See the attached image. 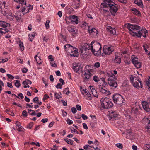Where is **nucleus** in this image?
Segmentation results:
<instances>
[{
  "mask_svg": "<svg viewBox=\"0 0 150 150\" xmlns=\"http://www.w3.org/2000/svg\"><path fill=\"white\" fill-rule=\"evenodd\" d=\"M127 28L129 30V33L133 36H137L139 38L143 36L144 38L146 37L148 32L146 30L143 29L140 30L141 28L137 25H134L130 24H128Z\"/></svg>",
  "mask_w": 150,
  "mask_h": 150,
  "instance_id": "nucleus-1",
  "label": "nucleus"
},
{
  "mask_svg": "<svg viewBox=\"0 0 150 150\" xmlns=\"http://www.w3.org/2000/svg\"><path fill=\"white\" fill-rule=\"evenodd\" d=\"M101 7L103 8H107L111 13L112 14L115 16V13L118 9L117 5L111 0H105L102 3Z\"/></svg>",
  "mask_w": 150,
  "mask_h": 150,
  "instance_id": "nucleus-2",
  "label": "nucleus"
},
{
  "mask_svg": "<svg viewBox=\"0 0 150 150\" xmlns=\"http://www.w3.org/2000/svg\"><path fill=\"white\" fill-rule=\"evenodd\" d=\"M91 49L94 55L98 56L100 54L101 47L100 43L96 41H92L91 44Z\"/></svg>",
  "mask_w": 150,
  "mask_h": 150,
  "instance_id": "nucleus-3",
  "label": "nucleus"
},
{
  "mask_svg": "<svg viewBox=\"0 0 150 150\" xmlns=\"http://www.w3.org/2000/svg\"><path fill=\"white\" fill-rule=\"evenodd\" d=\"M100 79L101 81L99 83V84L98 86L97 89L99 91L104 95L106 96L109 95L110 94L109 91L102 88L106 87L108 86L107 82L105 81V78H101Z\"/></svg>",
  "mask_w": 150,
  "mask_h": 150,
  "instance_id": "nucleus-4",
  "label": "nucleus"
},
{
  "mask_svg": "<svg viewBox=\"0 0 150 150\" xmlns=\"http://www.w3.org/2000/svg\"><path fill=\"white\" fill-rule=\"evenodd\" d=\"M100 101L102 107L104 109H108L112 107L113 104L110 100L108 98H105L102 99Z\"/></svg>",
  "mask_w": 150,
  "mask_h": 150,
  "instance_id": "nucleus-5",
  "label": "nucleus"
},
{
  "mask_svg": "<svg viewBox=\"0 0 150 150\" xmlns=\"http://www.w3.org/2000/svg\"><path fill=\"white\" fill-rule=\"evenodd\" d=\"M89 66L87 65L85 67V70L84 71H82V76L84 80L88 81L91 76V74L90 73L92 70L91 69H88Z\"/></svg>",
  "mask_w": 150,
  "mask_h": 150,
  "instance_id": "nucleus-6",
  "label": "nucleus"
},
{
  "mask_svg": "<svg viewBox=\"0 0 150 150\" xmlns=\"http://www.w3.org/2000/svg\"><path fill=\"white\" fill-rule=\"evenodd\" d=\"M113 99L114 103L118 105H121L124 103L125 101V100L123 97L118 94L114 95L113 96Z\"/></svg>",
  "mask_w": 150,
  "mask_h": 150,
  "instance_id": "nucleus-7",
  "label": "nucleus"
},
{
  "mask_svg": "<svg viewBox=\"0 0 150 150\" xmlns=\"http://www.w3.org/2000/svg\"><path fill=\"white\" fill-rule=\"evenodd\" d=\"M115 76L112 74H111L110 77L108 79V83L111 86L116 88L117 86V82L115 80Z\"/></svg>",
  "mask_w": 150,
  "mask_h": 150,
  "instance_id": "nucleus-8",
  "label": "nucleus"
},
{
  "mask_svg": "<svg viewBox=\"0 0 150 150\" xmlns=\"http://www.w3.org/2000/svg\"><path fill=\"white\" fill-rule=\"evenodd\" d=\"M114 51V49L112 47L105 45L103 47V53L105 55H110Z\"/></svg>",
  "mask_w": 150,
  "mask_h": 150,
  "instance_id": "nucleus-9",
  "label": "nucleus"
},
{
  "mask_svg": "<svg viewBox=\"0 0 150 150\" xmlns=\"http://www.w3.org/2000/svg\"><path fill=\"white\" fill-rule=\"evenodd\" d=\"M132 62L135 67L137 68H140L141 66V63L138 60V58H136L134 55L132 56Z\"/></svg>",
  "mask_w": 150,
  "mask_h": 150,
  "instance_id": "nucleus-10",
  "label": "nucleus"
},
{
  "mask_svg": "<svg viewBox=\"0 0 150 150\" xmlns=\"http://www.w3.org/2000/svg\"><path fill=\"white\" fill-rule=\"evenodd\" d=\"M67 18H69L70 20H71L72 22L76 24H77L78 23V17L75 15L70 16L69 17H66L65 20L66 21V22L67 23Z\"/></svg>",
  "mask_w": 150,
  "mask_h": 150,
  "instance_id": "nucleus-11",
  "label": "nucleus"
},
{
  "mask_svg": "<svg viewBox=\"0 0 150 150\" xmlns=\"http://www.w3.org/2000/svg\"><path fill=\"white\" fill-rule=\"evenodd\" d=\"M115 58L114 60V62L119 64L121 63V58L122 57V55L120 54L117 52H115Z\"/></svg>",
  "mask_w": 150,
  "mask_h": 150,
  "instance_id": "nucleus-12",
  "label": "nucleus"
},
{
  "mask_svg": "<svg viewBox=\"0 0 150 150\" xmlns=\"http://www.w3.org/2000/svg\"><path fill=\"white\" fill-rule=\"evenodd\" d=\"M73 68L75 72L77 73L79 72V71H80L81 72L82 71V68L79 66L76 62H74L73 63Z\"/></svg>",
  "mask_w": 150,
  "mask_h": 150,
  "instance_id": "nucleus-13",
  "label": "nucleus"
},
{
  "mask_svg": "<svg viewBox=\"0 0 150 150\" xmlns=\"http://www.w3.org/2000/svg\"><path fill=\"white\" fill-rule=\"evenodd\" d=\"M143 108L147 112L150 111V107L149 104L146 101H143L142 102Z\"/></svg>",
  "mask_w": 150,
  "mask_h": 150,
  "instance_id": "nucleus-14",
  "label": "nucleus"
},
{
  "mask_svg": "<svg viewBox=\"0 0 150 150\" xmlns=\"http://www.w3.org/2000/svg\"><path fill=\"white\" fill-rule=\"evenodd\" d=\"M133 85L134 87L137 88L142 87V85L141 82L139 80H137V81H136L134 82V83H133Z\"/></svg>",
  "mask_w": 150,
  "mask_h": 150,
  "instance_id": "nucleus-15",
  "label": "nucleus"
},
{
  "mask_svg": "<svg viewBox=\"0 0 150 150\" xmlns=\"http://www.w3.org/2000/svg\"><path fill=\"white\" fill-rule=\"evenodd\" d=\"M65 51L70 53L71 50H73L74 47L69 44H67L64 46Z\"/></svg>",
  "mask_w": 150,
  "mask_h": 150,
  "instance_id": "nucleus-16",
  "label": "nucleus"
},
{
  "mask_svg": "<svg viewBox=\"0 0 150 150\" xmlns=\"http://www.w3.org/2000/svg\"><path fill=\"white\" fill-rule=\"evenodd\" d=\"M73 50H71L70 53L69 54L71 56L74 57H78V50L76 48H75L74 47Z\"/></svg>",
  "mask_w": 150,
  "mask_h": 150,
  "instance_id": "nucleus-17",
  "label": "nucleus"
},
{
  "mask_svg": "<svg viewBox=\"0 0 150 150\" xmlns=\"http://www.w3.org/2000/svg\"><path fill=\"white\" fill-rule=\"evenodd\" d=\"M88 31L90 34H92L93 35H96L98 34L97 31L94 28L91 29L89 28Z\"/></svg>",
  "mask_w": 150,
  "mask_h": 150,
  "instance_id": "nucleus-18",
  "label": "nucleus"
},
{
  "mask_svg": "<svg viewBox=\"0 0 150 150\" xmlns=\"http://www.w3.org/2000/svg\"><path fill=\"white\" fill-rule=\"evenodd\" d=\"M68 30L69 31L71 32V34L73 36H74L77 33V30H74V28L71 27H68Z\"/></svg>",
  "mask_w": 150,
  "mask_h": 150,
  "instance_id": "nucleus-19",
  "label": "nucleus"
},
{
  "mask_svg": "<svg viewBox=\"0 0 150 150\" xmlns=\"http://www.w3.org/2000/svg\"><path fill=\"white\" fill-rule=\"evenodd\" d=\"M107 29L109 31L110 33L111 34H112L113 35H115L116 32L115 29L110 26H108L107 28Z\"/></svg>",
  "mask_w": 150,
  "mask_h": 150,
  "instance_id": "nucleus-20",
  "label": "nucleus"
},
{
  "mask_svg": "<svg viewBox=\"0 0 150 150\" xmlns=\"http://www.w3.org/2000/svg\"><path fill=\"white\" fill-rule=\"evenodd\" d=\"M90 89L91 90V92L93 96L95 97H98V95L95 89L93 88V86H90Z\"/></svg>",
  "mask_w": 150,
  "mask_h": 150,
  "instance_id": "nucleus-21",
  "label": "nucleus"
},
{
  "mask_svg": "<svg viewBox=\"0 0 150 150\" xmlns=\"http://www.w3.org/2000/svg\"><path fill=\"white\" fill-rule=\"evenodd\" d=\"M21 12H17L14 15V16L16 20L17 21L20 20L21 18Z\"/></svg>",
  "mask_w": 150,
  "mask_h": 150,
  "instance_id": "nucleus-22",
  "label": "nucleus"
},
{
  "mask_svg": "<svg viewBox=\"0 0 150 150\" xmlns=\"http://www.w3.org/2000/svg\"><path fill=\"white\" fill-rule=\"evenodd\" d=\"M31 81L28 80H26L23 83V84L24 85V87L25 88H27V87H29V86L28 85V84H31Z\"/></svg>",
  "mask_w": 150,
  "mask_h": 150,
  "instance_id": "nucleus-23",
  "label": "nucleus"
},
{
  "mask_svg": "<svg viewBox=\"0 0 150 150\" xmlns=\"http://www.w3.org/2000/svg\"><path fill=\"white\" fill-rule=\"evenodd\" d=\"M10 24L4 21H0V26L4 28L9 26Z\"/></svg>",
  "mask_w": 150,
  "mask_h": 150,
  "instance_id": "nucleus-24",
  "label": "nucleus"
},
{
  "mask_svg": "<svg viewBox=\"0 0 150 150\" xmlns=\"http://www.w3.org/2000/svg\"><path fill=\"white\" fill-rule=\"evenodd\" d=\"M134 3L140 8H143L142 2L141 0H134Z\"/></svg>",
  "mask_w": 150,
  "mask_h": 150,
  "instance_id": "nucleus-25",
  "label": "nucleus"
},
{
  "mask_svg": "<svg viewBox=\"0 0 150 150\" xmlns=\"http://www.w3.org/2000/svg\"><path fill=\"white\" fill-rule=\"evenodd\" d=\"M132 11H133V13L134 14L139 16H141L140 12L137 9L133 8L132 9Z\"/></svg>",
  "mask_w": 150,
  "mask_h": 150,
  "instance_id": "nucleus-26",
  "label": "nucleus"
},
{
  "mask_svg": "<svg viewBox=\"0 0 150 150\" xmlns=\"http://www.w3.org/2000/svg\"><path fill=\"white\" fill-rule=\"evenodd\" d=\"M79 3L77 2L76 1H74L72 3V6L74 8L77 9L79 7Z\"/></svg>",
  "mask_w": 150,
  "mask_h": 150,
  "instance_id": "nucleus-27",
  "label": "nucleus"
},
{
  "mask_svg": "<svg viewBox=\"0 0 150 150\" xmlns=\"http://www.w3.org/2000/svg\"><path fill=\"white\" fill-rule=\"evenodd\" d=\"M139 108V106H135V107L132 108V112L134 114H137L138 112Z\"/></svg>",
  "mask_w": 150,
  "mask_h": 150,
  "instance_id": "nucleus-28",
  "label": "nucleus"
},
{
  "mask_svg": "<svg viewBox=\"0 0 150 150\" xmlns=\"http://www.w3.org/2000/svg\"><path fill=\"white\" fill-rule=\"evenodd\" d=\"M149 121L147 125L146 126L145 129L146 132L150 135V120H149Z\"/></svg>",
  "mask_w": 150,
  "mask_h": 150,
  "instance_id": "nucleus-29",
  "label": "nucleus"
},
{
  "mask_svg": "<svg viewBox=\"0 0 150 150\" xmlns=\"http://www.w3.org/2000/svg\"><path fill=\"white\" fill-rule=\"evenodd\" d=\"M6 17L7 19H9L10 20H12L14 19V17L12 15V13H9L7 14L6 15Z\"/></svg>",
  "mask_w": 150,
  "mask_h": 150,
  "instance_id": "nucleus-30",
  "label": "nucleus"
},
{
  "mask_svg": "<svg viewBox=\"0 0 150 150\" xmlns=\"http://www.w3.org/2000/svg\"><path fill=\"white\" fill-rule=\"evenodd\" d=\"M14 1L15 2H19L20 4H22L23 6V5H26V2L25 1V0H14Z\"/></svg>",
  "mask_w": 150,
  "mask_h": 150,
  "instance_id": "nucleus-31",
  "label": "nucleus"
},
{
  "mask_svg": "<svg viewBox=\"0 0 150 150\" xmlns=\"http://www.w3.org/2000/svg\"><path fill=\"white\" fill-rule=\"evenodd\" d=\"M19 45L21 51H23L24 49L23 42L21 41H19Z\"/></svg>",
  "mask_w": 150,
  "mask_h": 150,
  "instance_id": "nucleus-32",
  "label": "nucleus"
},
{
  "mask_svg": "<svg viewBox=\"0 0 150 150\" xmlns=\"http://www.w3.org/2000/svg\"><path fill=\"white\" fill-rule=\"evenodd\" d=\"M93 79L94 81L96 82H100L101 81L100 78V79H99V78L96 76H93Z\"/></svg>",
  "mask_w": 150,
  "mask_h": 150,
  "instance_id": "nucleus-33",
  "label": "nucleus"
},
{
  "mask_svg": "<svg viewBox=\"0 0 150 150\" xmlns=\"http://www.w3.org/2000/svg\"><path fill=\"white\" fill-rule=\"evenodd\" d=\"M28 113L30 115L33 116L36 115V113L34 110L28 109Z\"/></svg>",
  "mask_w": 150,
  "mask_h": 150,
  "instance_id": "nucleus-34",
  "label": "nucleus"
},
{
  "mask_svg": "<svg viewBox=\"0 0 150 150\" xmlns=\"http://www.w3.org/2000/svg\"><path fill=\"white\" fill-rule=\"evenodd\" d=\"M65 141L68 144L71 145H72L73 144V141L70 139L68 138L64 139Z\"/></svg>",
  "mask_w": 150,
  "mask_h": 150,
  "instance_id": "nucleus-35",
  "label": "nucleus"
},
{
  "mask_svg": "<svg viewBox=\"0 0 150 150\" xmlns=\"http://www.w3.org/2000/svg\"><path fill=\"white\" fill-rule=\"evenodd\" d=\"M35 59L36 61L37 62V63L39 64H40L41 63V62H40V63H39V60H40L41 59L39 58L37 55H36L35 56Z\"/></svg>",
  "mask_w": 150,
  "mask_h": 150,
  "instance_id": "nucleus-36",
  "label": "nucleus"
},
{
  "mask_svg": "<svg viewBox=\"0 0 150 150\" xmlns=\"http://www.w3.org/2000/svg\"><path fill=\"white\" fill-rule=\"evenodd\" d=\"M15 86L18 87H19L20 86V82L19 80H16V82L15 83Z\"/></svg>",
  "mask_w": 150,
  "mask_h": 150,
  "instance_id": "nucleus-37",
  "label": "nucleus"
},
{
  "mask_svg": "<svg viewBox=\"0 0 150 150\" xmlns=\"http://www.w3.org/2000/svg\"><path fill=\"white\" fill-rule=\"evenodd\" d=\"M83 90L84 92V93H85L87 96L88 97H91V94L88 91H88L86 89H85L84 90L83 89Z\"/></svg>",
  "mask_w": 150,
  "mask_h": 150,
  "instance_id": "nucleus-38",
  "label": "nucleus"
},
{
  "mask_svg": "<svg viewBox=\"0 0 150 150\" xmlns=\"http://www.w3.org/2000/svg\"><path fill=\"white\" fill-rule=\"evenodd\" d=\"M28 11V9H26V8L24 7H23L21 10V11H22V14L23 15H24L25 13V12H26Z\"/></svg>",
  "mask_w": 150,
  "mask_h": 150,
  "instance_id": "nucleus-39",
  "label": "nucleus"
},
{
  "mask_svg": "<svg viewBox=\"0 0 150 150\" xmlns=\"http://www.w3.org/2000/svg\"><path fill=\"white\" fill-rule=\"evenodd\" d=\"M33 125V122H30L27 125V127L30 129L32 128Z\"/></svg>",
  "mask_w": 150,
  "mask_h": 150,
  "instance_id": "nucleus-40",
  "label": "nucleus"
},
{
  "mask_svg": "<svg viewBox=\"0 0 150 150\" xmlns=\"http://www.w3.org/2000/svg\"><path fill=\"white\" fill-rule=\"evenodd\" d=\"M116 146L120 149H122L123 148L122 144L121 143H117L116 144Z\"/></svg>",
  "mask_w": 150,
  "mask_h": 150,
  "instance_id": "nucleus-41",
  "label": "nucleus"
},
{
  "mask_svg": "<svg viewBox=\"0 0 150 150\" xmlns=\"http://www.w3.org/2000/svg\"><path fill=\"white\" fill-rule=\"evenodd\" d=\"M50 22V21L49 20H47L45 23V27L47 29H48L49 28V23Z\"/></svg>",
  "mask_w": 150,
  "mask_h": 150,
  "instance_id": "nucleus-42",
  "label": "nucleus"
},
{
  "mask_svg": "<svg viewBox=\"0 0 150 150\" xmlns=\"http://www.w3.org/2000/svg\"><path fill=\"white\" fill-rule=\"evenodd\" d=\"M33 101L35 103H38V102L39 101L38 98L37 97H35L33 99Z\"/></svg>",
  "mask_w": 150,
  "mask_h": 150,
  "instance_id": "nucleus-43",
  "label": "nucleus"
},
{
  "mask_svg": "<svg viewBox=\"0 0 150 150\" xmlns=\"http://www.w3.org/2000/svg\"><path fill=\"white\" fill-rule=\"evenodd\" d=\"M64 92H65V93L67 94L69 93H70V92L69 88H68L67 87L65 88V90L64 91Z\"/></svg>",
  "mask_w": 150,
  "mask_h": 150,
  "instance_id": "nucleus-44",
  "label": "nucleus"
},
{
  "mask_svg": "<svg viewBox=\"0 0 150 150\" xmlns=\"http://www.w3.org/2000/svg\"><path fill=\"white\" fill-rule=\"evenodd\" d=\"M33 9V7L31 5H29V6L27 7L28 11L25 12V13H27L29 12L30 9L32 10Z\"/></svg>",
  "mask_w": 150,
  "mask_h": 150,
  "instance_id": "nucleus-45",
  "label": "nucleus"
},
{
  "mask_svg": "<svg viewBox=\"0 0 150 150\" xmlns=\"http://www.w3.org/2000/svg\"><path fill=\"white\" fill-rule=\"evenodd\" d=\"M54 95L55 97L57 99H59L60 98H61L60 95L57 92L55 93Z\"/></svg>",
  "mask_w": 150,
  "mask_h": 150,
  "instance_id": "nucleus-46",
  "label": "nucleus"
},
{
  "mask_svg": "<svg viewBox=\"0 0 150 150\" xmlns=\"http://www.w3.org/2000/svg\"><path fill=\"white\" fill-rule=\"evenodd\" d=\"M5 31L4 29L0 28V36L3 33H5L6 32Z\"/></svg>",
  "mask_w": 150,
  "mask_h": 150,
  "instance_id": "nucleus-47",
  "label": "nucleus"
},
{
  "mask_svg": "<svg viewBox=\"0 0 150 150\" xmlns=\"http://www.w3.org/2000/svg\"><path fill=\"white\" fill-rule=\"evenodd\" d=\"M118 115L117 114H114V112H112V114L110 115V116L112 118H114L117 117Z\"/></svg>",
  "mask_w": 150,
  "mask_h": 150,
  "instance_id": "nucleus-48",
  "label": "nucleus"
},
{
  "mask_svg": "<svg viewBox=\"0 0 150 150\" xmlns=\"http://www.w3.org/2000/svg\"><path fill=\"white\" fill-rule=\"evenodd\" d=\"M56 87L57 89H61L62 88V85L60 83H58L56 86Z\"/></svg>",
  "mask_w": 150,
  "mask_h": 150,
  "instance_id": "nucleus-49",
  "label": "nucleus"
},
{
  "mask_svg": "<svg viewBox=\"0 0 150 150\" xmlns=\"http://www.w3.org/2000/svg\"><path fill=\"white\" fill-rule=\"evenodd\" d=\"M71 111L73 113L75 114L77 110L75 107H73L71 108Z\"/></svg>",
  "mask_w": 150,
  "mask_h": 150,
  "instance_id": "nucleus-50",
  "label": "nucleus"
},
{
  "mask_svg": "<svg viewBox=\"0 0 150 150\" xmlns=\"http://www.w3.org/2000/svg\"><path fill=\"white\" fill-rule=\"evenodd\" d=\"M18 96L19 97V99H23L24 98L23 96L21 93H19Z\"/></svg>",
  "mask_w": 150,
  "mask_h": 150,
  "instance_id": "nucleus-51",
  "label": "nucleus"
},
{
  "mask_svg": "<svg viewBox=\"0 0 150 150\" xmlns=\"http://www.w3.org/2000/svg\"><path fill=\"white\" fill-rule=\"evenodd\" d=\"M67 124L69 125H71L73 123V121L69 119L67 120Z\"/></svg>",
  "mask_w": 150,
  "mask_h": 150,
  "instance_id": "nucleus-52",
  "label": "nucleus"
},
{
  "mask_svg": "<svg viewBox=\"0 0 150 150\" xmlns=\"http://www.w3.org/2000/svg\"><path fill=\"white\" fill-rule=\"evenodd\" d=\"M22 115L23 116L26 117L27 115V112L26 110H24L22 112Z\"/></svg>",
  "mask_w": 150,
  "mask_h": 150,
  "instance_id": "nucleus-53",
  "label": "nucleus"
},
{
  "mask_svg": "<svg viewBox=\"0 0 150 150\" xmlns=\"http://www.w3.org/2000/svg\"><path fill=\"white\" fill-rule=\"evenodd\" d=\"M145 83L149 88L150 87V81L146 80L145 81Z\"/></svg>",
  "mask_w": 150,
  "mask_h": 150,
  "instance_id": "nucleus-54",
  "label": "nucleus"
},
{
  "mask_svg": "<svg viewBox=\"0 0 150 150\" xmlns=\"http://www.w3.org/2000/svg\"><path fill=\"white\" fill-rule=\"evenodd\" d=\"M7 76L9 78L12 79H13L14 78L13 76L9 74H7Z\"/></svg>",
  "mask_w": 150,
  "mask_h": 150,
  "instance_id": "nucleus-55",
  "label": "nucleus"
},
{
  "mask_svg": "<svg viewBox=\"0 0 150 150\" xmlns=\"http://www.w3.org/2000/svg\"><path fill=\"white\" fill-rule=\"evenodd\" d=\"M8 61V59L7 58L5 59H0V63H4L5 62Z\"/></svg>",
  "mask_w": 150,
  "mask_h": 150,
  "instance_id": "nucleus-56",
  "label": "nucleus"
},
{
  "mask_svg": "<svg viewBox=\"0 0 150 150\" xmlns=\"http://www.w3.org/2000/svg\"><path fill=\"white\" fill-rule=\"evenodd\" d=\"M28 70L25 68H23L22 69V71L23 73H26L27 72Z\"/></svg>",
  "mask_w": 150,
  "mask_h": 150,
  "instance_id": "nucleus-57",
  "label": "nucleus"
},
{
  "mask_svg": "<svg viewBox=\"0 0 150 150\" xmlns=\"http://www.w3.org/2000/svg\"><path fill=\"white\" fill-rule=\"evenodd\" d=\"M100 64L99 62H97L95 63L94 64V66L97 68H98L100 67Z\"/></svg>",
  "mask_w": 150,
  "mask_h": 150,
  "instance_id": "nucleus-58",
  "label": "nucleus"
},
{
  "mask_svg": "<svg viewBox=\"0 0 150 150\" xmlns=\"http://www.w3.org/2000/svg\"><path fill=\"white\" fill-rule=\"evenodd\" d=\"M18 127L17 130L19 131H23V127L21 126H18Z\"/></svg>",
  "mask_w": 150,
  "mask_h": 150,
  "instance_id": "nucleus-59",
  "label": "nucleus"
},
{
  "mask_svg": "<svg viewBox=\"0 0 150 150\" xmlns=\"http://www.w3.org/2000/svg\"><path fill=\"white\" fill-rule=\"evenodd\" d=\"M120 2L124 3V4H126L127 2V0H118Z\"/></svg>",
  "mask_w": 150,
  "mask_h": 150,
  "instance_id": "nucleus-60",
  "label": "nucleus"
},
{
  "mask_svg": "<svg viewBox=\"0 0 150 150\" xmlns=\"http://www.w3.org/2000/svg\"><path fill=\"white\" fill-rule=\"evenodd\" d=\"M48 120L47 118L43 119L41 121L43 123H45L47 122Z\"/></svg>",
  "mask_w": 150,
  "mask_h": 150,
  "instance_id": "nucleus-61",
  "label": "nucleus"
},
{
  "mask_svg": "<svg viewBox=\"0 0 150 150\" xmlns=\"http://www.w3.org/2000/svg\"><path fill=\"white\" fill-rule=\"evenodd\" d=\"M49 98V96L47 94H45L44 95V97L43 98V100H44L48 98Z\"/></svg>",
  "mask_w": 150,
  "mask_h": 150,
  "instance_id": "nucleus-62",
  "label": "nucleus"
},
{
  "mask_svg": "<svg viewBox=\"0 0 150 150\" xmlns=\"http://www.w3.org/2000/svg\"><path fill=\"white\" fill-rule=\"evenodd\" d=\"M7 86L11 88L13 87L12 83H9L8 82L7 83Z\"/></svg>",
  "mask_w": 150,
  "mask_h": 150,
  "instance_id": "nucleus-63",
  "label": "nucleus"
},
{
  "mask_svg": "<svg viewBox=\"0 0 150 150\" xmlns=\"http://www.w3.org/2000/svg\"><path fill=\"white\" fill-rule=\"evenodd\" d=\"M82 117L84 120H86L87 119V117L85 114H82Z\"/></svg>",
  "mask_w": 150,
  "mask_h": 150,
  "instance_id": "nucleus-64",
  "label": "nucleus"
}]
</instances>
